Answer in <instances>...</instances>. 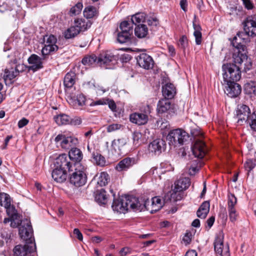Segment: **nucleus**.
<instances>
[{"mask_svg": "<svg viewBox=\"0 0 256 256\" xmlns=\"http://www.w3.org/2000/svg\"><path fill=\"white\" fill-rule=\"evenodd\" d=\"M245 8L247 10H252L254 8V5L250 0H242Z\"/></svg>", "mask_w": 256, "mask_h": 256, "instance_id": "54", "label": "nucleus"}, {"mask_svg": "<svg viewBox=\"0 0 256 256\" xmlns=\"http://www.w3.org/2000/svg\"><path fill=\"white\" fill-rule=\"evenodd\" d=\"M82 7V4L80 2H78L70 8V14L72 16L78 14L81 12Z\"/></svg>", "mask_w": 256, "mask_h": 256, "instance_id": "48", "label": "nucleus"}, {"mask_svg": "<svg viewBox=\"0 0 256 256\" xmlns=\"http://www.w3.org/2000/svg\"><path fill=\"white\" fill-rule=\"evenodd\" d=\"M122 126L118 124H112L108 125L106 128V131L108 132H112L119 130Z\"/></svg>", "mask_w": 256, "mask_h": 256, "instance_id": "51", "label": "nucleus"}, {"mask_svg": "<svg viewBox=\"0 0 256 256\" xmlns=\"http://www.w3.org/2000/svg\"><path fill=\"white\" fill-rule=\"evenodd\" d=\"M0 205L4 206L6 208V212L8 215H10V198L9 195L4 193H0Z\"/></svg>", "mask_w": 256, "mask_h": 256, "instance_id": "32", "label": "nucleus"}, {"mask_svg": "<svg viewBox=\"0 0 256 256\" xmlns=\"http://www.w3.org/2000/svg\"><path fill=\"white\" fill-rule=\"evenodd\" d=\"M74 234L76 236L78 240L80 241L82 240V234L78 228H76L74 230Z\"/></svg>", "mask_w": 256, "mask_h": 256, "instance_id": "57", "label": "nucleus"}, {"mask_svg": "<svg viewBox=\"0 0 256 256\" xmlns=\"http://www.w3.org/2000/svg\"><path fill=\"white\" fill-rule=\"evenodd\" d=\"M147 22L150 26H156L158 24V20L156 18H150L148 20Z\"/></svg>", "mask_w": 256, "mask_h": 256, "instance_id": "56", "label": "nucleus"}, {"mask_svg": "<svg viewBox=\"0 0 256 256\" xmlns=\"http://www.w3.org/2000/svg\"><path fill=\"white\" fill-rule=\"evenodd\" d=\"M131 20L132 23L136 26L138 24H140V23L144 22L146 20V14L144 13H137L132 16Z\"/></svg>", "mask_w": 256, "mask_h": 256, "instance_id": "39", "label": "nucleus"}, {"mask_svg": "<svg viewBox=\"0 0 256 256\" xmlns=\"http://www.w3.org/2000/svg\"><path fill=\"white\" fill-rule=\"evenodd\" d=\"M174 184L175 190L184 191L190 186V180L188 178H180L175 182Z\"/></svg>", "mask_w": 256, "mask_h": 256, "instance_id": "24", "label": "nucleus"}, {"mask_svg": "<svg viewBox=\"0 0 256 256\" xmlns=\"http://www.w3.org/2000/svg\"><path fill=\"white\" fill-rule=\"evenodd\" d=\"M98 57L94 54L86 56L84 57L82 62L86 66H95L97 64Z\"/></svg>", "mask_w": 256, "mask_h": 256, "instance_id": "36", "label": "nucleus"}, {"mask_svg": "<svg viewBox=\"0 0 256 256\" xmlns=\"http://www.w3.org/2000/svg\"><path fill=\"white\" fill-rule=\"evenodd\" d=\"M80 32L76 29V27L72 26L64 32V36L66 38H74Z\"/></svg>", "mask_w": 256, "mask_h": 256, "instance_id": "46", "label": "nucleus"}, {"mask_svg": "<svg viewBox=\"0 0 256 256\" xmlns=\"http://www.w3.org/2000/svg\"><path fill=\"white\" fill-rule=\"evenodd\" d=\"M91 22L89 20L83 19H77L74 20V26L80 32L84 31L90 28L91 26Z\"/></svg>", "mask_w": 256, "mask_h": 256, "instance_id": "31", "label": "nucleus"}, {"mask_svg": "<svg viewBox=\"0 0 256 256\" xmlns=\"http://www.w3.org/2000/svg\"><path fill=\"white\" fill-rule=\"evenodd\" d=\"M120 28V32L124 33L128 32L130 34H132V26H131L130 22L127 21H124L121 22Z\"/></svg>", "mask_w": 256, "mask_h": 256, "instance_id": "43", "label": "nucleus"}, {"mask_svg": "<svg viewBox=\"0 0 256 256\" xmlns=\"http://www.w3.org/2000/svg\"><path fill=\"white\" fill-rule=\"evenodd\" d=\"M199 169L198 166H191L189 169V174L190 175H194Z\"/></svg>", "mask_w": 256, "mask_h": 256, "instance_id": "62", "label": "nucleus"}, {"mask_svg": "<svg viewBox=\"0 0 256 256\" xmlns=\"http://www.w3.org/2000/svg\"><path fill=\"white\" fill-rule=\"evenodd\" d=\"M96 14V8L92 6L86 8L84 11V16L88 19L93 18Z\"/></svg>", "mask_w": 256, "mask_h": 256, "instance_id": "44", "label": "nucleus"}, {"mask_svg": "<svg viewBox=\"0 0 256 256\" xmlns=\"http://www.w3.org/2000/svg\"><path fill=\"white\" fill-rule=\"evenodd\" d=\"M26 220H27L29 222H30V220L27 218L24 219L22 220H20V216H18V214H12V220L10 221L11 222L10 226L12 228H16V227L18 226H20V227H19V228H20V227L22 226V224H23L22 222H24V221ZM30 222V225L31 226Z\"/></svg>", "mask_w": 256, "mask_h": 256, "instance_id": "40", "label": "nucleus"}, {"mask_svg": "<svg viewBox=\"0 0 256 256\" xmlns=\"http://www.w3.org/2000/svg\"><path fill=\"white\" fill-rule=\"evenodd\" d=\"M189 138L188 134L182 129L177 128L170 130L166 138L168 144L174 146L182 145Z\"/></svg>", "mask_w": 256, "mask_h": 256, "instance_id": "6", "label": "nucleus"}, {"mask_svg": "<svg viewBox=\"0 0 256 256\" xmlns=\"http://www.w3.org/2000/svg\"><path fill=\"white\" fill-rule=\"evenodd\" d=\"M166 148L165 140L161 138H158L149 144L148 152L152 156L159 155L165 150Z\"/></svg>", "mask_w": 256, "mask_h": 256, "instance_id": "15", "label": "nucleus"}, {"mask_svg": "<svg viewBox=\"0 0 256 256\" xmlns=\"http://www.w3.org/2000/svg\"><path fill=\"white\" fill-rule=\"evenodd\" d=\"M108 104L109 108H110V110L112 111L116 112V104L115 102H114V101L109 100L108 102Z\"/></svg>", "mask_w": 256, "mask_h": 256, "instance_id": "61", "label": "nucleus"}, {"mask_svg": "<svg viewBox=\"0 0 256 256\" xmlns=\"http://www.w3.org/2000/svg\"><path fill=\"white\" fill-rule=\"evenodd\" d=\"M28 122V120L26 118H22V120H19L18 122V126L19 128H22L26 126Z\"/></svg>", "mask_w": 256, "mask_h": 256, "instance_id": "58", "label": "nucleus"}, {"mask_svg": "<svg viewBox=\"0 0 256 256\" xmlns=\"http://www.w3.org/2000/svg\"><path fill=\"white\" fill-rule=\"evenodd\" d=\"M95 200L100 204H106L108 201L106 192L102 188L97 191L95 195Z\"/></svg>", "mask_w": 256, "mask_h": 256, "instance_id": "34", "label": "nucleus"}, {"mask_svg": "<svg viewBox=\"0 0 256 256\" xmlns=\"http://www.w3.org/2000/svg\"><path fill=\"white\" fill-rule=\"evenodd\" d=\"M134 160L126 158L120 160L116 166V169L119 172L126 170L134 164Z\"/></svg>", "mask_w": 256, "mask_h": 256, "instance_id": "25", "label": "nucleus"}, {"mask_svg": "<svg viewBox=\"0 0 256 256\" xmlns=\"http://www.w3.org/2000/svg\"><path fill=\"white\" fill-rule=\"evenodd\" d=\"M148 201L145 204L140 202V200L133 196L122 197L119 199H114L112 208L114 211L120 213H126L130 209L134 212H141L146 208L149 210Z\"/></svg>", "mask_w": 256, "mask_h": 256, "instance_id": "3", "label": "nucleus"}, {"mask_svg": "<svg viewBox=\"0 0 256 256\" xmlns=\"http://www.w3.org/2000/svg\"><path fill=\"white\" fill-rule=\"evenodd\" d=\"M17 60L14 58L10 62V67H7L4 70V78L5 80H11L17 76L20 71V64H16Z\"/></svg>", "mask_w": 256, "mask_h": 256, "instance_id": "10", "label": "nucleus"}, {"mask_svg": "<svg viewBox=\"0 0 256 256\" xmlns=\"http://www.w3.org/2000/svg\"><path fill=\"white\" fill-rule=\"evenodd\" d=\"M74 164L68 154H60L56 160L55 166L70 172L72 170Z\"/></svg>", "mask_w": 256, "mask_h": 256, "instance_id": "14", "label": "nucleus"}, {"mask_svg": "<svg viewBox=\"0 0 256 256\" xmlns=\"http://www.w3.org/2000/svg\"><path fill=\"white\" fill-rule=\"evenodd\" d=\"M237 203V199L234 194H230L228 195V210L230 220L235 222L238 217V213L237 212L236 206Z\"/></svg>", "mask_w": 256, "mask_h": 256, "instance_id": "11", "label": "nucleus"}, {"mask_svg": "<svg viewBox=\"0 0 256 256\" xmlns=\"http://www.w3.org/2000/svg\"><path fill=\"white\" fill-rule=\"evenodd\" d=\"M137 64L138 66L146 70L152 68L154 66L152 58L146 53L140 54L136 57Z\"/></svg>", "mask_w": 256, "mask_h": 256, "instance_id": "18", "label": "nucleus"}, {"mask_svg": "<svg viewBox=\"0 0 256 256\" xmlns=\"http://www.w3.org/2000/svg\"><path fill=\"white\" fill-rule=\"evenodd\" d=\"M134 34L138 38H144L148 34L147 26L144 24H138L134 28Z\"/></svg>", "mask_w": 256, "mask_h": 256, "instance_id": "33", "label": "nucleus"}, {"mask_svg": "<svg viewBox=\"0 0 256 256\" xmlns=\"http://www.w3.org/2000/svg\"><path fill=\"white\" fill-rule=\"evenodd\" d=\"M54 119L59 126L68 124L71 122V118L66 114L58 115L54 116Z\"/></svg>", "mask_w": 256, "mask_h": 256, "instance_id": "35", "label": "nucleus"}, {"mask_svg": "<svg viewBox=\"0 0 256 256\" xmlns=\"http://www.w3.org/2000/svg\"><path fill=\"white\" fill-rule=\"evenodd\" d=\"M178 44L180 48L183 50H185L188 46V40L186 36H182L180 38Z\"/></svg>", "mask_w": 256, "mask_h": 256, "instance_id": "52", "label": "nucleus"}, {"mask_svg": "<svg viewBox=\"0 0 256 256\" xmlns=\"http://www.w3.org/2000/svg\"><path fill=\"white\" fill-rule=\"evenodd\" d=\"M171 103L168 98L160 100L157 104V111L158 114L166 112L170 109Z\"/></svg>", "mask_w": 256, "mask_h": 256, "instance_id": "28", "label": "nucleus"}, {"mask_svg": "<svg viewBox=\"0 0 256 256\" xmlns=\"http://www.w3.org/2000/svg\"><path fill=\"white\" fill-rule=\"evenodd\" d=\"M114 60H116V57L112 52L110 51L103 52L98 57L97 64L106 68Z\"/></svg>", "mask_w": 256, "mask_h": 256, "instance_id": "17", "label": "nucleus"}, {"mask_svg": "<svg viewBox=\"0 0 256 256\" xmlns=\"http://www.w3.org/2000/svg\"><path fill=\"white\" fill-rule=\"evenodd\" d=\"M242 24L244 32H238L235 37H237L239 34H242L241 40H238V42H240L242 44L244 45V43L248 40L244 38V36H256V20L252 16H248L243 22Z\"/></svg>", "mask_w": 256, "mask_h": 256, "instance_id": "5", "label": "nucleus"}, {"mask_svg": "<svg viewBox=\"0 0 256 256\" xmlns=\"http://www.w3.org/2000/svg\"><path fill=\"white\" fill-rule=\"evenodd\" d=\"M222 84L224 86L225 93L230 98H236L241 93V86L234 81H223Z\"/></svg>", "mask_w": 256, "mask_h": 256, "instance_id": "13", "label": "nucleus"}, {"mask_svg": "<svg viewBox=\"0 0 256 256\" xmlns=\"http://www.w3.org/2000/svg\"><path fill=\"white\" fill-rule=\"evenodd\" d=\"M244 91L246 94L252 96H256V82H251L245 85Z\"/></svg>", "mask_w": 256, "mask_h": 256, "instance_id": "42", "label": "nucleus"}, {"mask_svg": "<svg viewBox=\"0 0 256 256\" xmlns=\"http://www.w3.org/2000/svg\"><path fill=\"white\" fill-rule=\"evenodd\" d=\"M28 60L30 64L28 67L29 70H32L33 72H36L43 67L42 58L36 54H32Z\"/></svg>", "mask_w": 256, "mask_h": 256, "instance_id": "21", "label": "nucleus"}, {"mask_svg": "<svg viewBox=\"0 0 256 256\" xmlns=\"http://www.w3.org/2000/svg\"><path fill=\"white\" fill-rule=\"evenodd\" d=\"M256 160L252 159L248 160L244 164V168L248 171L252 170L256 166Z\"/></svg>", "mask_w": 256, "mask_h": 256, "instance_id": "50", "label": "nucleus"}, {"mask_svg": "<svg viewBox=\"0 0 256 256\" xmlns=\"http://www.w3.org/2000/svg\"><path fill=\"white\" fill-rule=\"evenodd\" d=\"M141 138V134L138 132H135L133 134V140L134 142L136 144Z\"/></svg>", "mask_w": 256, "mask_h": 256, "instance_id": "60", "label": "nucleus"}, {"mask_svg": "<svg viewBox=\"0 0 256 256\" xmlns=\"http://www.w3.org/2000/svg\"><path fill=\"white\" fill-rule=\"evenodd\" d=\"M129 252L130 250L128 248H122L120 251V254L121 256H125Z\"/></svg>", "mask_w": 256, "mask_h": 256, "instance_id": "64", "label": "nucleus"}, {"mask_svg": "<svg viewBox=\"0 0 256 256\" xmlns=\"http://www.w3.org/2000/svg\"><path fill=\"white\" fill-rule=\"evenodd\" d=\"M242 34H238L237 37H234L232 40V44L235 48L232 55L234 64H224L222 66L223 71V78L224 82H236L241 78L242 68L238 64H242L244 62V70L246 71L250 70L252 66L250 59L247 56V50L245 45H243L238 40H240Z\"/></svg>", "mask_w": 256, "mask_h": 256, "instance_id": "1", "label": "nucleus"}, {"mask_svg": "<svg viewBox=\"0 0 256 256\" xmlns=\"http://www.w3.org/2000/svg\"><path fill=\"white\" fill-rule=\"evenodd\" d=\"M18 232L20 238L25 241V244L16 246L14 249V256H31L36 250L33 236V230L30 222L26 220L22 222Z\"/></svg>", "mask_w": 256, "mask_h": 256, "instance_id": "2", "label": "nucleus"}, {"mask_svg": "<svg viewBox=\"0 0 256 256\" xmlns=\"http://www.w3.org/2000/svg\"><path fill=\"white\" fill-rule=\"evenodd\" d=\"M132 34L128 32H119L118 34L117 40L120 44L128 43L130 42V38Z\"/></svg>", "mask_w": 256, "mask_h": 256, "instance_id": "37", "label": "nucleus"}, {"mask_svg": "<svg viewBox=\"0 0 256 256\" xmlns=\"http://www.w3.org/2000/svg\"><path fill=\"white\" fill-rule=\"evenodd\" d=\"M77 102L79 106H83L86 104V98L82 94H79L77 96Z\"/></svg>", "mask_w": 256, "mask_h": 256, "instance_id": "55", "label": "nucleus"}, {"mask_svg": "<svg viewBox=\"0 0 256 256\" xmlns=\"http://www.w3.org/2000/svg\"><path fill=\"white\" fill-rule=\"evenodd\" d=\"M190 134L194 138V144L192 147V152L196 158H202L206 154V148L205 143L203 142V133L200 128H192Z\"/></svg>", "mask_w": 256, "mask_h": 256, "instance_id": "4", "label": "nucleus"}, {"mask_svg": "<svg viewBox=\"0 0 256 256\" xmlns=\"http://www.w3.org/2000/svg\"><path fill=\"white\" fill-rule=\"evenodd\" d=\"M56 36L52 34L44 38V46L42 50L43 59L45 58V56L58 50V46L56 44Z\"/></svg>", "mask_w": 256, "mask_h": 256, "instance_id": "8", "label": "nucleus"}, {"mask_svg": "<svg viewBox=\"0 0 256 256\" xmlns=\"http://www.w3.org/2000/svg\"><path fill=\"white\" fill-rule=\"evenodd\" d=\"M92 158H93L94 162L97 165L100 166H104L105 165V158L98 152H92Z\"/></svg>", "mask_w": 256, "mask_h": 256, "instance_id": "38", "label": "nucleus"}, {"mask_svg": "<svg viewBox=\"0 0 256 256\" xmlns=\"http://www.w3.org/2000/svg\"><path fill=\"white\" fill-rule=\"evenodd\" d=\"M162 92L165 98H171L176 94V88L173 84L168 83L162 86Z\"/></svg>", "mask_w": 256, "mask_h": 256, "instance_id": "27", "label": "nucleus"}, {"mask_svg": "<svg viewBox=\"0 0 256 256\" xmlns=\"http://www.w3.org/2000/svg\"><path fill=\"white\" fill-rule=\"evenodd\" d=\"M56 144H59L62 148L69 149L73 146H76L78 144V140L71 136L60 134H58L54 139Z\"/></svg>", "mask_w": 256, "mask_h": 256, "instance_id": "7", "label": "nucleus"}, {"mask_svg": "<svg viewBox=\"0 0 256 256\" xmlns=\"http://www.w3.org/2000/svg\"><path fill=\"white\" fill-rule=\"evenodd\" d=\"M140 202H142V204H145L148 201H149L150 202H148L149 210L146 208L144 210H150L152 213H153L154 212H156L162 206V200L158 196L154 197L152 198L151 200H149L148 199L146 200H140Z\"/></svg>", "mask_w": 256, "mask_h": 256, "instance_id": "20", "label": "nucleus"}, {"mask_svg": "<svg viewBox=\"0 0 256 256\" xmlns=\"http://www.w3.org/2000/svg\"><path fill=\"white\" fill-rule=\"evenodd\" d=\"M76 82V74L73 72L67 73L64 80L65 88L68 90L72 88Z\"/></svg>", "mask_w": 256, "mask_h": 256, "instance_id": "29", "label": "nucleus"}, {"mask_svg": "<svg viewBox=\"0 0 256 256\" xmlns=\"http://www.w3.org/2000/svg\"><path fill=\"white\" fill-rule=\"evenodd\" d=\"M248 124L253 130L256 132V111L250 115Z\"/></svg>", "mask_w": 256, "mask_h": 256, "instance_id": "49", "label": "nucleus"}, {"mask_svg": "<svg viewBox=\"0 0 256 256\" xmlns=\"http://www.w3.org/2000/svg\"><path fill=\"white\" fill-rule=\"evenodd\" d=\"M82 121L80 118H76L74 119L71 118V122L70 124H72V125H79L81 124Z\"/></svg>", "mask_w": 256, "mask_h": 256, "instance_id": "63", "label": "nucleus"}, {"mask_svg": "<svg viewBox=\"0 0 256 256\" xmlns=\"http://www.w3.org/2000/svg\"><path fill=\"white\" fill-rule=\"evenodd\" d=\"M180 6L181 8L184 12L187 11L188 2L187 0H180Z\"/></svg>", "mask_w": 256, "mask_h": 256, "instance_id": "59", "label": "nucleus"}, {"mask_svg": "<svg viewBox=\"0 0 256 256\" xmlns=\"http://www.w3.org/2000/svg\"><path fill=\"white\" fill-rule=\"evenodd\" d=\"M224 235L222 232H220L216 235L214 242V250L216 254H219L220 256L224 255V249L228 247L229 249V246L228 244L225 245L224 244Z\"/></svg>", "mask_w": 256, "mask_h": 256, "instance_id": "19", "label": "nucleus"}, {"mask_svg": "<svg viewBox=\"0 0 256 256\" xmlns=\"http://www.w3.org/2000/svg\"><path fill=\"white\" fill-rule=\"evenodd\" d=\"M250 109L248 106L245 104H240L238 106L236 110L235 118L237 120V122L240 125H242L244 122H248L250 117Z\"/></svg>", "mask_w": 256, "mask_h": 256, "instance_id": "9", "label": "nucleus"}, {"mask_svg": "<svg viewBox=\"0 0 256 256\" xmlns=\"http://www.w3.org/2000/svg\"><path fill=\"white\" fill-rule=\"evenodd\" d=\"M210 202L205 201L202 203L197 211V216L200 218H205L210 210Z\"/></svg>", "mask_w": 256, "mask_h": 256, "instance_id": "30", "label": "nucleus"}, {"mask_svg": "<svg viewBox=\"0 0 256 256\" xmlns=\"http://www.w3.org/2000/svg\"><path fill=\"white\" fill-rule=\"evenodd\" d=\"M184 196V191H176L174 188L172 190V192L170 194V200L174 202H176L181 200Z\"/></svg>", "mask_w": 256, "mask_h": 256, "instance_id": "45", "label": "nucleus"}, {"mask_svg": "<svg viewBox=\"0 0 256 256\" xmlns=\"http://www.w3.org/2000/svg\"><path fill=\"white\" fill-rule=\"evenodd\" d=\"M130 121L138 125H144L147 123L148 116L142 112H134L130 116Z\"/></svg>", "mask_w": 256, "mask_h": 256, "instance_id": "22", "label": "nucleus"}, {"mask_svg": "<svg viewBox=\"0 0 256 256\" xmlns=\"http://www.w3.org/2000/svg\"><path fill=\"white\" fill-rule=\"evenodd\" d=\"M68 172L63 169L60 168L55 166L54 169L52 170V176L54 180L58 182H63L67 178Z\"/></svg>", "mask_w": 256, "mask_h": 256, "instance_id": "23", "label": "nucleus"}, {"mask_svg": "<svg viewBox=\"0 0 256 256\" xmlns=\"http://www.w3.org/2000/svg\"><path fill=\"white\" fill-rule=\"evenodd\" d=\"M86 176L84 171L76 170L72 174H70V182L76 186H80L84 185L86 182Z\"/></svg>", "mask_w": 256, "mask_h": 256, "instance_id": "16", "label": "nucleus"}, {"mask_svg": "<svg viewBox=\"0 0 256 256\" xmlns=\"http://www.w3.org/2000/svg\"><path fill=\"white\" fill-rule=\"evenodd\" d=\"M68 156L74 164L80 162L83 156L81 150L76 148H72Z\"/></svg>", "mask_w": 256, "mask_h": 256, "instance_id": "26", "label": "nucleus"}, {"mask_svg": "<svg viewBox=\"0 0 256 256\" xmlns=\"http://www.w3.org/2000/svg\"><path fill=\"white\" fill-rule=\"evenodd\" d=\"M110 179L108 174L106 172H101L98 180V184L100 186H106Z\"/></svg>", "mask_w": 256, "mask_h": 256, "instance_id": "47", "label": "nucleus"}, {"mask_svg": "<svg viewBox=\"0 0 256 256\" xmlns=\"http://www.w3.org/2000/svg\"><path fill=\"white\" fill-rule=\"evenodd\" d=\"M193 26L194 30V35L195 37L196 43V44L200 45L202 43L201 28L200 25L195 24H194Z\"/></svg>", "mask_w": 256, "mask_h": 256, "instance_id": "41", "label": "nucleus"}, {"mask_svg": "<svg viewBox=\"0 0 256 256\" xmlns=\"http://www.w3.org/2000/svg\"><path fill=\"white\" fill-rule=\"evenodd\" d=\"M127 141L124 138L115 139L112 142V152L116 156H119L126 152Z\"/></svg>", "mask_w": 256, "mask_h": 256, "instance_id": "12", "label": "nucleus"}, {"mask_svg": "<svg viewBox=\"0 0 256 256\" xmlns=\"http://www.w3.org/2000/svg\"><path fill=\"white\" fill-rule=\"evenodd\" d=\"M192 234L190 232H186L182 240L186 245L188 244L192 241Z\"/></svg>", "mask_w": 256, "mask_h": 256, "instance_id": "53", "label": "nucleus"}]
</instances>
